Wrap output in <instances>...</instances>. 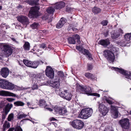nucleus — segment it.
<instances>
[{
	"label": "nucleus",
	"instance_id": "f257e3e1",
	"mask_svg": "<svg viewBox=\"0 0 131 131\" xmlns=\"http://www.w3.org/2000/svg\"><path fill=\"white\" fill-rule=\"evenodd\" d=\"M93 113L92 108H85L81 110L79 116L82 119H86L91 116Z\"/></svg>",
	"mask_w": 131,
	"mask_h": 131
},
{
	"label": "nucleus",
	"instance_id": "f03ea898",
	"mask_svg": "<svg viewBox=\"0 0 131 131\" xmlns=\"http://www.w3.org/2000/svg\"><path fill=\"white\" fill-rule=\"evenodd\" d=\"M39 9L40 8L38 6H35L31 7L28 15L29 17L31 18L40 16V13L39 12Z\"/></svg>",
	"mask_w": 131,
	"mask_h": 131
},
{
	"label": "nucleus",
	"instance_id": "7ed1b4c3",
	"mask_svg": "<svg viewBox=\"0 0 131 131\" xmlns=\"http://www.w3.org/2000/svg\"><path fill=\"white\" fill-rule=\"evenodd\" d=\"M69 123L73 127L78 129H82L84 125V123L82 121L78 119L71 121Z\"/></svg>",
	"mask_w": 131,
	"mask_h": 131
},
{
	"label": "nucleus",
	"instance_id": "20e7f679",
	"mask_svg": "<svg viewBox=\"0 0 131 131\" xmlns=\"http://www.w3.org/2000/svg\"><path fill=\"white\" fill-rule=\"evenodd\" d=\"M0 46L1 47V49L7 57L9 56L12 54L13 50L9 46L0 43Z\"/></svg>",
	"mask_w": 131,
	"mask_h": 131
},
{
	"label": "nucleus",
	"instance_id": "39448f33",
	"mask_svg": "<svg viewBox=\"0 0 131 131\" xmlns=\"http://www.w3.org/2000/svg\"><path fill=\"white\" fill-rule=\"evenodd\" d=\"M113 70H114L117 71L119 72L125 76V77L127 79H131V73L125 71L124 70L118 68L113 67L112 68Z\"/></svg>",
	"mask_w": 131,
	"mask_h": 131
},
{
	"label": "nucleus",
	"instance_id": "423d86ee",
	"mask_svg": "<svg viewBox=\"0 0 131 131\" xmlns=\"http://www.w3.org/2000/svg\"><path fill=\"white\" fill-rule=\"evenodd\" d=\"M104 56L110 62H113L115 59V57L113 53L108 50H106L103 52Z\"/></svg>",
	"mask_w": 131,
	"mask_h": 131
},
{
	"label": "nucleus",
	"instance_id": "0eeeda50",
	"mask_svg": "<svg viewBox=\"0 0 131 131\" xmlns=\"http://www.w3.org/2000/svg\"><path fill=\"white\" fill-rule=\"evenodd\" d=\"M59 95L60 96L64 99L68 101L70 100L72 97L71 94L67 92V90H65L64 91L60 92Z\"/></svg>",
	"mask_w": 131,
	"mask_h": 131
},
{
	"label": "nucleus",
	"instance_id": "6e6552de",
	"mask_svg": "<svg viewBox=\"0 0 131 131\" xmlns=\"http://www.w3.org/2000/svg\"><path fill=\"white\" fill-rule=\"evenodd\" d=\"M119 123L122 127L125 129H128L129 127V119L127 118H123L119 121Z\"/></svg>",
	"mask_w": 131,
	"mask_h": 131
},
{
	"label": "nucleus",
	"instance_id": "1a4fd4ad",
	"mask_svg": "<svg viewBox=\"0 0 131 131\" xmlns=\"http://www.w3.org/2000/svg\"><path fill=\"white\" fill-rule=\"evenodd\" d=\"M23 61L25 66H31L32 65L37 66L43 65V62L41 61L32 62L26 59H24Z\"/></svg>",
	"mask_w": 131,
	"mask_h": 131
},
{
	"label": "nucleus",
	"instance_id": "9d476101",
	"mask_svg": "<svg viewBox=\"0 0 131 131\" xmlns=\"http://www.w3.org/2000/svg\"><path fill=\"white\" fill-rule=\"evenodd\" d=\"M99 104V111L102 113V114L103 116L105 115L108 110L107 108L102 103L98 102Z\"/></svg>",
	"mask_w": 131,
	"mask_h": 131
},
{
	"label": "nucleus",
	"instance_id": "9b49d317",
	"mask_svg": "<svg viewBox=\"0 0 131 131\" xmlns=\"http://www.w3.org/2000/svg\"><path fill=\"white\" fill-rule=\"evenodd\" d=\"M46 75L49 78H53L54 76V71L50 66H48L45 71Z\"/></svg>",
	"mask_w": 131,
	"mask_h": 131
},
{
	"label": "nucleus",
	"instance_id": "f8f14e48",
	"mask_svg": "<svg viewBox=\"0 0 131 131\" xmlns=\"http://www.w3.org/2000/svg\"><path fill=\"white\" fill-rule=\"evenodd\" d=\"M17 18L18 20L23 25H26L29 24L28 19L26 16L21 15L18 16Z\"/></svg>",
	"mask_w": 131,
	"mask_h": 131
},
{
	"label": "nucleus",
	"instance_id": "ddd939ff",
	"mask_svg": "<svg viewBox=\"0 0 131 131\" xmlns=\"http://www.w3.org/2000/svg\"><path fill=\"white\" fill-rule=\"evenodd\" d=\"M18 87L15 85L14 84L7 81L4 89L8 90H13L14 89H17L18 90Z\"/></svg>",
	"mask_w": 131,
	"mask_h": 131
},
{
	"label": "nucleus",
	"instance_id": "4468645a",
	"mask_svg": "<svg viewBox=\"0 0 131 131\" xmlns=\"http://www.w3.org/2000/svg\"><path fill=\"white\" fill-rule=\"evenodd\" d=\"M0 95L5 96H17L15 94L13 93L3 90L0 91Z\"/></svg>",
	"mask_w": 131,
	"mask_h": 131
},
{
	"label": "nucleus",
	"instance_id": "2eb2a0df",
	"mask_svg": "<svg viewBox=\"0 0 131 131\" xmlns=\"http://www.w3.org/2000/svg\"><path fill=\"white\" fill-rule=\"evenodd\" d=\"M50 85L51 86L54 88H59L60 86L59 79H57L53 81H51L50 82Z\"/></svg>",
	"mask_w": 131,
	"mask_h": 131
},
{
	"label": "nucleus",
	"instance_id": "dca6fc26",
	"mask_svg": "<svg viewBox=\"0 0 131 131\" xmlns=\"http://www.w3.org/2000/svg\"><path fill=\"white\" fill-rule=\"evenodd\" d=\"M111 109L113 113V117L114 118H117L118 116V112L115 106L111 105Z\"/></svg>",
	"mask_w": 131,
	"mask_h": 131
},
{
	"label": "nucleus",
	"instance_id": "f3484780",
	"mask_svg": "<svg viewBox=\"0 0 131 131\" xmlns=\"http://www.w3.org/2000/svg\"><path fill=\"white\" fill-rule=\"evenodd\" d=\"M57 114H60V115H67V111L64 108H62L60 107H58L56 110Z\"/></svg>",
	"mask_w": 131,
	"mask_h": 131
},
{
	"label": "nucleus",
	"instance_id": "a211bd4d",
	"mask_svg": "<svg viewBox=\"0 0 131 131\" xmlns=\"http://www.w3.org/2000/svg\"><path fill=\"white\" fill-rule=\"evenodd\" d=\"M87 87L85 86H82L79 85H77V90L81 93L86 94Z\"/></svg>",
	"mask_w": 131,
	"mask_h": 131
},
{
	"label": "nucleus",
	"instance_id": "6ab92c4d",
	"mask_svg": "<svg viewBox=\"0 0 131 131\" xmlns=\"http://www.w3.org/2000/svg\"><path fill=\"white\" fill-rule=\"evenodd\" d=\"M9 73V70L8 68H4L2 69L1 74L2 76L4 78H6L8 76Z\"/></svg>",
	"mask_w": 131,
	"mask_h": 131
},
{
	"label": "nucleus",
	"instance_id": "aec40b11",
	"mask_svg": "<svg viewBox=\"0 0 131 131\" xmlns=\"http://www.w3.org/2000/svg\"><path fill=\"white\" fill-rule=\"evenodd\" d=\"M12 107L13 105L12 104H8L6 105L5 107L3 109V112L5 113L6 116L7 115Z\"/></svg>",
	"mask_w": 131,
	"mask_h": 131
},
{
	"label": "nucleus",
	"instance_id": "412c9836",
	"mask_svg": "<svg viewBox=\"0 0 131 131\" xmlns=\"http://www.w3.org/2000/svg\"><path fill=\"white\" fill-rule=\"evenodd\" d=\"M86 94L88 95H93L95 96H97L98 97L100 96L99 94L96 93H92V90L90 87L88 86L86 90Z\"/></svg>",
	"mask_w": 131,
	"mask_h": 131
},
{
	"label": "nucleus",
	"instance_id": "4be33fe9",
	"mask_svg": "<svg viewBox=\"0 0 131 131\" xmlns=\"http://www.w3.org/2000/svg\"><path fill=\"white\" fill-rule=\"evenodd\" d=\"M81 52L83 54L86 56L87 57H88L89 60H91L93 59L91 54L88 50L83 48Z\"/></svg>",
	"mask_w": 131,
	"mask_h": 131
},
{
	"label": "nucleus",
	"instance_id": "5701e85b",
	"mask_svg": "<svg viewBox=\"0 0 131 131\" xmlns=\"http://www.w3.org/2000/svg\"><path fill=\"white\" fill-rule=\"evenodd\" d=\"M65 6V4L64 2L61 1L57 3L54 7L56 9H61L64 7Z\"/></svg>",
	"mask_w": 131,
	"mask_h": 131
},
{
	"label": "nucleus",
	"instance_id": "b1692460",
	"mask_svg": "<svg viewBox=\"0 0 131 131\" xmlns=\"http://www.w3.org/2000/svg\"><path fill=\"white\" fill-rule=\"evenodd\" d=\"M44 75L42 73H40L36 74V81H37V82L39 83L40 82V79L43 80L44 79Z\"/></svg>",
	"mask_w": 131,
	"mask_h": 131
},
{
	"label": "nucleus",
	"instance_id": "393cba45",
	"mask_svg": "<svg viewBox=\"0 0 131 131\" xmlns=\"http://www.w3.org/2000/svg\"><path fill=\"white\" fill-rule=\"evenodd\" d=\"M122 30L120 29H119L116 32V33L112 35L111 37L112 38L115 39L117 38L122 33Z\"/></svg>",
	"mask_w": 131,
	"mask_h": 131
},
{
	"label": "nucleus",
	"instance_id": "a878e982",
	"mask_svg": "<svg viewBox=\"0 0 131 131\" xmlns=\"http://www.w3.org/2000/svg\"><path fill=\"white\" fill-rule=\"evenodd\" d=\"M39 0H26V2L31 5H38Z\"/></svg>",
	"mask_w": 131,
	"mask_h": 131
},
{
	"label": "nucleus",
	"instance_id": "bb28decb",
	"mask_svg": "<svg viewBox=\"0 0 131 131\" xmlns=\"http://www.w3.org/2000/svg\"><path fill=\"white\" fill-rule=\"evenodd\" d=\"M109 40L107 39L102 40H100L99 42V43L104 46H106L110 44Z\"/></svg>",
	"mask_w": 131,
	"mask_h": 131
},
{
	"label": "nucleus",
	"instance_id": "cd10ccee",
	"mask_svg": "<svg viewBox=\"0 0 131 131\" xmlns=\"http://www.w3.org/2000/svg\"><path fill=\"white\" fill-rule=\"evenodd\" d=\"M10 126V124L7 121H5L3 126V131H5L7 128H9Z\"/></svg>",
	"mask_w": 131,
	"mask_h": 131
},
{
	"label": "nucleus",
	"instance_id": "c85d7f7f",
	"mask_svg": "<svg viewBox=\"0 0 131 131\" xmlns=\"http://www.w3.org/2000/svg\"><path fill=\"white\" fill-rule=\"evenodd\" d=\"M124 38L127 43L130 42L131 41V33L126 34L124 35Z\"/></svg>",
	"mask_w": 131,
	"mask_h": 131
},
{
	"label": "nucleus",
	"instance_id": "c756f323",
	"mask_svg": "<svg viewBox=\"0 0 131 131\" xmlns=\"http://www.w3.org/2000/svg\"><path fill=\"white\" fill-rule=\"evenodd\" d=\"M39 105L40 106L42 107H44L45 108L47 105L46 102L45 100L42 99H41L39 100Z\"/></svg>",
	"mask_w": 131,
	"mask_h": 131
},
{
	"label": "nucleus",
	"instance_id": "7c9ffc66",
	"mask_svg": "<svg viewBox=\"0 0 131 131\" xmlns=\"http://www.w3.org/2000/svg\"><path fill=\"white\" fill-rule=\"evenodd\" d=\"M7 81L3 79H0V87L4 89L6 85Z\"/></svg>",
	"mask_w": 131,
	"mask_h": 131
},
{
	"label": "nucleus",
	"instance_id": "2f4dec72",
	"mask_svg": "<svg viewBox=\"0 0 131 131\" xmlns=\"http://www.w3.org/2000/svg\"><path fill=\"white\" fill-rule=\"evenodd\" d=\"M69 43L71 44H74L75 43V39L74 35L72 37L69 38L68 39Z\"/></svg>",
	"mask_w": 131,
	"mask_h": 131
},
{
	"label": "nucleus",
	"instance_id": "473e14b6",
	"mask_svg": "<svg viewBox=\"0 0 131 131\" xmlns=\"http://www.w3.org/2000/svg\"><path fill=\"white\" fill-rule=\"evenodd\" d=\"M14 104L16 106H22L24 105L25 103L21 101H17L14 102Z\"/></svg>",
	"mask_w": 131,
	"mask_h": 131
},
{
	"label": "nucleus",
	"instance_id": "72a5a7b5",
	"mask_svg": "<svg viewBox=\"0 0 131 131\" xmlns=\"http://www.w3.org/2000/svg\"><path fill=\"white\" fill-rule=\"evenodd\" d=\"M85 76L86 77L91 79H94V75L89 72L86 73L85 74Z\"/></svg>",
	"mask_w": 131,
	"mask_h": 131
},
{
	"label": "nucleus",
	"instance_id": "f704fd0d",
	"mask_svg": "<svg viewBox=\"0 0 131 131\" xmlns=\"http://www.w3.org/2000/svg\"><path fill=\"white\" fill-rule=\"evenodd\" d=\"M30 44L27 42H26L23 45V47L25 50H29L30 48Z\"/></svg>",
	"mask_w": 131,
	"mask_h": 131
},
{
	"label": "nucleus",
	"instance_id": "c9c22d12",
	"mask_svg": "<svg viewBox=\"0 0 131 131\" xmlns=\"http://www.w3.org/2000/svg\"><path fill=\"white\" fill-rule=\"evenodd\" d=\"M39 26L38 23L35 22L30 25L31 27L33 29H37Z\"/></svg>",
	"mask_w": 131,
	"mask_h": 131
},
{
	"label": "nucleus",
	"instance_id": "e433bc0d",
	"mask_svg": "<svg viewBox=\"0 0 131 131\" xmlns=\"http://www.w3.org/2000/svg\"><path fill=\"white\" fill-rule=\"evenodd\" d=\"M92 11L95 14H96L100 13L101 12V10L98 8L94 7L93 8Z\"/></svg>",
	"mask_w": 131,
	"mask_h": 131
},
{
	"label": "nucleus",
	"instance_id": "4c0bfd02",
	"mask_svg": "<svg viewBox=\"0 0 131 131\" xmlns=\"http://www.w3.org/2000/svg\"><path fill=\"white\" fill-rule=\"evenodd\" d=\"M127 43V41L125 39L124 40L121 41L120 42L118 43V44L121 46L123 47L125 46Z\"/></svg>",
	"mask_w": 131,
	"mask_h": 131
},
{
	"label": "nucleus",
	"instance_id": "58836bf2",
	"mask_svg": "<svg viewBox=\"0 0 131 131\" xmlns=\"http://www.w3.org/2000/svg\"><path fill=\"white\" fill-rule=\"evenodd\" d=\"M54 11V9L53 7H50L48 8L47 10V12L49 14L53 13Z\"/></svg>",
	"mask_w": 131,
	"mask_h": 131
},
{
	"label": "nucleus",
	"instance_id": "ea45409f",
	"mask_svg": "<svg viewBox=\"0 0 131 131\" xmlns=\"http://www.w3.org/2000/svg\"><path fill=\"white\" fill-rule=\"evenodd\" d=\"M14 118V114L12 113H10L8 116L7 120L8 121H10Z\"/></svg>",
	"mask_w": 131,
	"mask_h": 131
},
{
	"label": "nucleus",
	"instance_id": "a19ab883",
	"mask_svg": "<svg viewBox=\"0 0 131 131\" xmlns=\"http://www.w3.org/2000/svg\"><path fill=\"white\" fill-rule=\"evenodd\" d=\"M15 131H23V130L20 126L17 125L15 126Z\"/></svg>",
	"mask_w": 131,
	"mask_h": 131
},
{
	"label": "nucleus",
	"instance_id": "79ce46f5",
	"mask_svg": "<svg viewBox=\"0 0 131 131\" xmlns=\"http://www.w3.org/2000/svg\"><path fill=\"white\" fill-rule=\"evenodd\" d=\"M37 82L36 81L35 82L34 84L32 87V89L33 90L37 89H38V85H39L37 84Z\"/></svg>",
	"mask_w": 131,
	"mask_h": 131
},
{
	"label": "nucleus",
	"instance_id": "37998d69",
	"mask_svg": "<svg viewBox=\"0 0 131 131\" xmlns=\"http://www.w3.org/2000/svg\"><path fill=\"white\" fill-rule=\"evenodd\" d=\"M27 115L26 114L23 113L22 114H21L18 115L17 116V118L19 119H22L24 118H25L27 116Z\"/></svg>",
	"mask_w": 131,
	"mask_h": 131
},
{
	"label": "nucleus",
	"instance_id": "c03bdc74",
	"mask_svg": "<svg viewBox=\"0 0 131 131\" xmlns=\"http://www.w3.org/2000/svg\"><path fill=\"white\" fill-rule=\"evenodd\" d=\"M74 37H75V40L77 39L78 43L79 44L80 43V37L77 34H76L74 35Z\"/></svg>",
	"mask_w": 131,
	"mask_h": 131
},
{
	"label": "nucleus",
	"instance_id": "a18cd8bd",
	"mask_svg": "<svg viewBox=\"0 0 131 131\" xmlns=\"http://www.w3.org/2000/svg\"><path fill=\"white\" fill-rule=\"evenodd\" d=\"M104 99L106 100V102L109 104H112L113 103L111 101V98H106L105 99Z\"/></svg>",
	"mask_w": 131,
	"mask_h": 131
},
{
	"label": "nucleus",
	"instance_id": "49530a36",
	"mask_svg": "<svg viewBox=\"0 0 131 131\" xmlns=\"http://www.w3.org/2000/svg\"><path fill=\"white\" fill-rule=\"evenodd\" d=\"M63 25L66 23V20L64 18H61L59 21Z\"/></svg>",
	"mask_w": 131,
	"mask_h": 131
},
{
	"label": "nucleus",
	"instance_id": "de8ad7c7",
	"mask_svg": "<svg viewBox=\"0 0 131 131\" xmlns=\"http://www.w3.org/2000/svg\"><path fill=\"white\" fill-rule=\"evenodd\" d=\"M63 26L62 24L59 21L56 27L58 28H60Z\"/></svg>",
	"mask_w": 131,
	"mask_h": 131
},
{
	"label": "nucleus",
	"instance_id": "09e8293b",
	"mask_svg": "<svg viewBox=\"0 0 131 131\" xmlns=\"http://www.w3.org/2000/svg\"><path fill=\"white\" fill-rule=\"evenodd\" d=\"M30 77L34 79L32 80L33 82H34V81H36V74H32L30 75Z\"/></svg>",
	"mask_w": 131,
	"mask_h": 131
},
{
	"label": "nucleus",
	"instance_id": "8fccbe9b",
	"mask_svg": "<svg viewBox=\"0 0 131 131\" xmlns=\"http://www.w3.org/2000/svg\"><path fill=\"white\" fill-rule=\"evenodd\" d=\"M108 21L106 20H104L101 23V24L103 26H106L107 25Z\"/></svg>",
	"mask_w": 131,
	"mask_h": 131
},
{
	"label": "nucleus",
	"instance_id": "3c124183",
	"mask_svg": "<svg viewBox=\"0 0 131 131\" xmlns=\"http://www.w3.org/2000/svg\"><path fill=\"white\" fill-rule=\"evenodd\" d=\"M76 48L79 51H81V52L84 48H83L80 46H77L76 47Z\"/></svg>",
	"mask_w": 131,
	"mask_h": 131
},
{
	"label": "nucleus",
	"instance_id": "603ef678",
	"mask_svg": "<svg viewBox=\"0 0 131 131\" xmlns=\"http://www.w3.org/2000/svg\"><path fill=\"white\" fill-rule=\"evenodd\" d=\"M58 75L60 77H63L64 76L63 73L62 71H59L58 73Z\"/></svg>",
	"mask_w": 131,
	"mask_h": 131
},
{
	"label": "nucleus",
	"instance_id": "864d4df0",
	"mask_svg": "<svg viewBox=\"0 0 131 131\" xmlns=\"http://www.w3.org/2000/svg\"><path fill=\"white\" fill-rule=\"evenodd\" d=\"M15 99L13 98H8L6 99V100L9 102H12L15 100Z\"/></svg>",
	"mask_w": 131,
	"mask_h": 131
},
{
	"label": "nucleus",
	"instance_id": "5fc2aeb1",
	"mask_svg": "<svg viewBox=\"0 0 131 131\" xmlns=\"http://www.w3.org/2000/svg\"><path fill=\"white\" fill-rule=\"evenodd\" d=\"M2 28H4V27H5L6 29H7V28L8 27V26L6 25L5 24H2Z\"/></svg>",
	"mask_w": 131,
	"mask_h": 131
},
{
	"label": "nucleus",
	"instance_id": "6e6d98bb",
	"mask_svg": "<svg viewBox=\"0 0 131 131\" xmlns=\"http://www.w3.org/2000/svg\"><path fill=\"white\" fill-rule=\"evenodd\" d=\"M103 131H113V130H111L108 128H105Z\"/></svg>",
	"mask_w": 131,
	"mask_h": 131
},
{
	"label": "nucleus",
	"instance_id": "4d7b16f0",
	"mask_svg": "<svg viewBox=\"0 0 131 131\" xmlns=\"http://www.w3.org/2000/svg\"><path fill=\"white\" fill-rule=\"evenodd\" d=\"M46 47V45L44 44H42L41 45L40 47V48L43 49L45 48Z\"/></svg>",
	"mask_w": 131,
	"mask_h": 131
},
{
	"label": "nucleus",
	"instance_id": "13d9d810",
	"mask_svg": "<svg viewBox=\"0 0 131 131\" xmlns=\"http://www.w3.org/2000/svg\"><path fill=\"white\" fill-rule=\"evenodd\" d=\"M93 68L92 66H88L87 70L89 71L91 70Z\"/></svg>",
	"mask_w": 131,
	"mask_h": 131
},
{
	"label": "nucleus",
	"instance_id": "bf43d9fd",
	"mask_svg": "<svg viewBox=\"0 0 131 131\" xmlns=\"http://www.w3.org/2000/svg\"><path fill=\"white\" fill-rule=\"evenodd\" d=\"M11 39L14 42H15L18 43V42L16 40V39H15V38H11Z\"/></svg>",
	"mask_w": 131,
	"mask_h": 131
},
{
	"label": "nucleus",
	"instance_id": "052dcab7",
	"mask_svg": "<svg viewBox=\"0 0 131 131\" xmlns=\"http://www.w3.org/2000/svg\"><path fill=\"white\" fill-rule=\"evenodd\" d=\"M14 129V128H10L7 131H13Z\"/></svg>",
	"mask_w": 131,
	"mask_h": 131
},
{
	"label": "nucleus",
	"instance_id": "680f3d73",
	"mask_svg": "<svg viewBox=\"0 0 131 131\" xmlns=\"http://www.w3.org/2000/svg\"><path fill=\"white\" fill-rule=\"evenodd\" d=\"M108 34V31H107L106 33L104 34V35L105 37H107Z\"/></svg>",
	"mask_w": 131,
	"mask_h": 131
},
{
	"label": "nucleus",
	"instance_id": "e2e57ef3",
	"mask_svg": "<svg viewBox=\"0 0 131 131\" xmlns=\"http://www.w3.org/2000/svg\"><path fill=\"white\" fill-rule=\"evenodd\" d=\"M46 108L48 110H49L50 111H52V110L50 108Z\"/></svg>",
	"mask_w": 131,
	"mask_h": 131
},
{
	"label": "nucleus",
	"instance_id": "0e129e2a",
	"mask_svg": "<svg viewBox=\"0 0 131 131\" xmlns=\"http://www.w3.org/2000/svg\"><path fill=\"white\" fill-rule=\"evenodd\" d=\"M50 120L51 121H55L57 120L56 119H55L53 117H52L50 118Z\"/></svg>",
	"mask_w": 131,
	"mask_h": 131
},
{
	"label": "nucleus",
	"instance_id": "69168bd1",
	"mask_svg": "<svg viewBox=\"0 0 131 131\" xmlns=\"http://www.w3.org/2000/svg\"><path fill=\"white\" fill-rule=\"evenodd\" d=\"M28 67H31V68H37V66H27Z\"/></svg>",
	"mask_w": 131,
	"mask_h": 131
},
{
	"label": "nucleus",
	"instance_id": "338daca9",
	"mask_svg": "<svg viewBox=\"0 0 131 131\" xmlns=\"http://www.w3.org/2000/svg\"><path fill=\"white\" fill-rule=\"evenodd\" d=\"M27 105L28 106V107H29V108H30V107H29V105H31V104L29 102H27Z\"/></svg>",
	"mask_w": 131,
	"mask_h": 131
},
{
	"label": "nucleus",
	"instance_id": "774afa93",
	"mask_svg": "<svg viewBox=\"0 0 131 131\" xmlns=\"http://www.w3.org/2000/svg\"><path fill=\"white\" fill-rule=\"evenodd\" d=\"M48 48L50 49H52L53 48L50 45H49L48 46Z\"/></svg>",
	"mask_w": 131,
	"mask_h": 131
}]
</instances>
